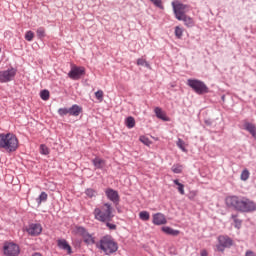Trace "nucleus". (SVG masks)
Here are the masks:
<instances>
[{"instance_id":"1","label":"nucleus","mask_w":256,"mask_h":256,"mask_svg":"<svg viewBox=\"0 0 256 256\" xmlns=\"http://www.w3.org/2000/svg\"><path fill=\"white\" fill-rule=\"evenodd\" d=\"M97 249L103 251L104 255L111 256L119 250V244L115 242L112 235L103 236L99 242L96 243Z\"/></svg>"},{"instance_id":"2","label":"nucleus","mask_w":256,"mask_h":256,"mask_svg":"<svg viewBox=\"0 0 256 256\" xmlns=\"http://www.w3.org/2000/svg\"><path fill=\"white\" fill-rule=\"evenodd\" d=\"M0 149H5L8 153H14L19 149V139L13 133H0Z\"/></svg>"},{"instance_id":"3","label":"nucleus","mask_w":256,"mask_h":256,"mask_svg":"<svg viewBox=\"0 0 256 256\" xmlns=\"http://www.w3.org/2000/svg\"><path fill=\"white\" fill-rule=\"evenodd\" d=\"M94 219L103 223L105 221H113V206L111 203H104L100 208H95L93 211Z\"/></svg>"},{"instance_id":"4","label":"nucleus","mask_w":256,"mask_h":256,"mask_svg":"<svg viewBox=\"0 0 256 256\" xmlns=\"http://www.w3.org/2000/svg\"><path fill=\"white\" fill-rule=\"evenodd\" d=\"M187 85L193 89L197 95H205L206 93H209V87L207 84L199 79H188Z\"/></svg>"},{"instance_id":"5","label":"nucleus","mask_w":256,"mask_h":256,"mask_svg":"<svg viewBox=\"0 0 256 256\" xmlns=\"http://www.w3.org/2000/svg\"><path fill=\"white\" fill-rule=\"evenodd\" d=\"M2 253L4 256H19L21 255V247L13 241H4Z\"/></svg>"},{"instance_id":"6","label":"nucleus","mask_w":256,"mask_h":256,"mask_svg":"<svg viewBox=\"0 0 256 256\" xmlns=\"http://www.w3.org/2000/svg\"><path fill=\"white\" fill-rule=\"evenodd\" d=\"M75 233L79 235V237H82L85 245H97V242H95V237L93 236V234L89 233V230H87V228L83 226H76Z\"/></svg>"},{"instance_id":"7","label":"nucleus","mask_w":256,"mask_h":256,"mask_svg":"<svg viewBox=\"0 0 256 256\" xmlns=\"http://www.w3.org/2000/svg\"><path fill=\"white\" fill-rule=\"evenodd\" d=\"M226 207L239 211L241 213V207L243 206V196L232 195L225 199Z\"/></svg>"},{"instance_id":"8","label":"nucleus","mask_w":256,"mask_h":256,"mask_svg":"<svg viewBox=\"0 0 256 256\" xmlns=\"http://www.w3.org/2000/svg\"><path fill=\"white\" fill-rule=\"evenodd\" d=\"M233 247V239L228 235L218 236V244L216 245L217 251L219 253H224L225 249H231Z\"/></svg>"},{"instance_id":"9","label":"nucleus","mask_w":256,"mask_h":256,"mask_svg":"<svg viewBox=\"0 0 256 256\" xmlns=\"http://www.w3.org/2000/svg\"><path fill=\"white\" fill-rule=\"evenodd\" d=\"M15 75H17V69L13 67L0 71V83H9L13 81Z\"/></svg>"},{"instance_id":"10","label":"nucleus","mask_w":256,"mask_h":256,"mask_svg":"<svg viewBox=\"0 0 256 256\" xmlns=\"http://www.w3.org/2000/svg\"><path fill=\"white\" fill-rule=\"evenodd\" d=\"M69 79L72 81H79L82 77H85V67L83 66H72L68 73Z\"/></svg>"},{"instance_id":"11","label":"nucleus","mask_w":256,"mask_h":256,"mask_svg":"<svg viewBox=\"0 0 256 256\" xmlns=\"http://www.w3.org/2000/svg\"><path fill=\"white\" fill-rule=\"evenodd\" d=\"M25 231L30 237H39L43 233V226L40 223H29L25 227Z\"/></svg>"},{"instance_id":"12","label":"nucleus","mask_w":256,"mask_h":256,"mask_svg":"<svg viewBox=\"0 0 256 256\" xmlns=\"http://www.w3.org/2000/svg\"><path fill=\"white\" fill-rule=\"evenodd\" d=\"M256 211V203L255 201L243 197L242 207L240 209V213H253Z\"/></svg>"},{"instance_id":"13","label":"nucleus","mask_w":256,"mask_h":256,"mask_svg":"<svg viewBox=\"0 0 256 256\" xmlns=\"http://www.w3.org/2000/svg\"><path fill=\"white\" fill-rule=\"evenodd\" d=\"M105 195L109 201L114 203V205H119L121 198L119 196V192L113 188H107L105 190Z\"/></svg>"},{"instance_id":"14","label":"nucleus","mask_w":256,"mask_h":256,"mask_svg":"<svg viewBox=\"0 0 256 256\" xmlns=\"http://www.w3.org/2000/svg\"><path fill=\"white\" fill-rule=\"evenodd\" d=\"M172 7L174 11V15L176 19H182L181 16L185 15L184 9H186V5L183 3H177L172 2Z\"/></svg>"},{"instance_id":"15","label":"nucleus","mask_w":256,"mask_h":256,"mask_svg":"<svg viewBox=\"0 0 256 256\" xmlns=\"http://www.w3.org/2000/svg\"><path fill=\"white\" fill-rule=\"evenodd\" d=\"M57 247H59L62 251H67L68 255H73V248L69 245L65 239H58L57 240Z\"/></svg>"},{"instance_id":"16","label":"nucleus","mask_w":256,"mask_h":256,"mask_svg":"<svg viewBox=\"0 0 256 256\" xmlns=\"http://www.w3.org/2000/svg\"><path fill=\"white\" fill-rule=\"evenodd\" d=\"M152 223L154 225H167V218L163 213H156L153 215Z\"/></svg>"},{"instance_id":"17","label":"nucleus","mask_w":256,"mask_h":256,"mask_svg":"<svg viewBox=\"0 0 256 256\" xmlns=\"http://www.w3.org/2000/svg\"><path fill=\"white\" fill-rule=\"evenodd\" d=\"M81 113H83V107L77 105V104H73L70 108H69V115L71 117H79V115H81Z\"/></svg>"},{"instance_id":"18","label":"nucleus","mask_w":256,"mask_h":256,"mask_svg":"<svg viewBox=\"0 0 256 256\" xmlns=\"http://www.w3.org/2000/svg\"><path fill=\"white\" fill-rule=\"evenodd\" d=\"M244 129H245V131H248V133H250V135H252L253 138L256 139V126H255V124H253L251 122H246L244 124Z\"/></svg>"},{"instance_id":"19","label":"nucleus","mask_w":256,"mask_h":256,"mask_svg":"<svg viewBox=\"0 0 256 256\" xmlns=\"http://www.w3.org/2000/svg\"><path fill=\"white\" fill-rule=\"evenodd\" d=\"M162 231L166 235H171L172 237H177V235H179V233H181L179 230H175L169 226H163Z\"/></svg>"},{"instance_id":"20","label":"nucleus","mask_w":256,"mask_h":256,"mask_svg":"<svg viewBox=\"0 0 256 256\" xmlns=\"http://www.w3.org/2000/svg\"><path fill=\"white\" fill-rule=\"evenodd\" d=\"M178 21H184L186 27H193L195 25V21H193V18L187 16L186 14H183L181 16V19H178Z\"/></svg>"},{"instance_id":"21","label":"nucleus","mask_w":256,"mask_h":256,"mask_svg":"<svg viewBox=\"0 0 256 256\" xmlns=\"http://www.w3.org/2000/svg\"><path fill=\"white\" fill-rule=\"evenodd\" d=\"M231 219L234 223L235 229H241V227H243V220L239 219V214H232Z\"/></svg>"},{"instance_id":"22","label":"nucleus","mask_w":256,"mask_h":256,"mask_svg":"<svg viewBox=\"0 0 256 256\" xmlns=\"http://www.w3.org/2000/svg\"><path fill=\"white\" fill-rule=\"evenodd\" d=\"M92 163L96 169H103V167H105V160L100 157L92 159Z\"/></svg>"},{"instance_id":"23","label":"nucleus","mask_w":256,"mask_h":256,"mask_svg":"<svg viewBox=\"0 0 256 256\" xmlns=\"http://www.w3.org/2000/svg\"><path fill=\"white\" fill-rule=\"evenodd\" d=\"M154 113L158 119H161L162 121H169V118L165 116V113H163V110L160 107H156L154 109Z\"/></svg>"},{"instance_id":"24","label":"nucleus","mask_w":256,"mask_h":256,"mask_svg":"<svg viewBox=\"0 0 256 256\" xmlns=\"http://www.w3.org/2000/svg\"><path fill=\"white\" fill-rule=\"evenodd\" d=\"M174 185H177V190L180 193V195H185V185L179 182V179L173 180Z\"/></svg>"},{"instance_id":"25","label":"nucleus","mask_w":256,"mask_h":256,"mask_svg":"<svg viewBox=\"0 0 256 256\" xmlns=\"http://www.w3.org/2000/svg\"><path fill=\"white\" fill-rule=\"evenodd\" d=\"M48 197L49 196L46 194V192H41L40 195L36 198L37 204L41 205L42 203H45V201H47Z\"/></svg>"},{"instance_id":"26","label":"nucleus","mask_w":256,"mask_h":256,"mask_svg":"<svg viewBox=\"0 0 256 256\" xmlns=\"http://www.w3.org/2000/svg\"><path fill=\"white\" fill-rule=\"evenodd\" d=\"M125 125L128 129H133L135 127V118L132 116L127 117Z\"/></svg>"},{"instance_id":"27","label":"nucleus","mask_w":256,"mask_h":256,"mask_svg":"<svg viewBox=\"0 0 256 256\" xmlns=\"http://www.w3.org/2000/svg\"><path fill=\"white\" fill-rule=\"evenodd\" d=\"M85 195L89 199H93V197H97V190H95L93 188H88V189L85 190Z\"/></svg>"},{"instance_id":"28","label":"nucleus","mask_w":256,"mask_h":256,"mask_svg":"<svg viewBox=\"0 0 256 256\" xmlns=\"http://www.w3.org/2000/svg\"><path fill=\"white\" fill-rule=\"evenodd\" d=\"M171 171H173L174 173L179 175V174L183 173V165L173 164V166L171 167Z\"/></svg>"},{"instance_id":"29","label":"nucleus","mask_w":256,"mask_h":256,"mask_svg":"<svg viewBox=\"0 0 256 256\" xmlns=\"http://www.w3.org/2000/svg\"><path fill=\"white\" fill-rule=\"evenodd\" d=\"M36 35L38 37V39H45L46 37V33H45V27H39L36 30Z\"/></svg>"},{"instance_id":"30","label":"nucleus","mask_w":256,"mask_h":256,"mask_svg":"<svg viewBox=\"0 0 256 256\" xmlns=\"http://www.w3.org/2000/svg\"><path fill=\"white\" fill-rule=\"evenodd\" d=\"M176 145L181 149V151H183V153H187V148H185V141H183V139L178 138Z\"/></svg>"},{"instance_id":"31","label":"nucleus","mask_w":256,"mask_h":256,"mask_svg":"<svg viewBox=\"0 0 256 256\" xmlns=\"http://www.w3.org/2000/svg\"><path fill=\"white\" fill-rule=\"evenodd\" d=\"M50 93L49 90L44 89L40 92V98L42 101H49Z\"/></svg>"},{"instance_id":"32","label":"nucleus","mask_w":256,"mask_h":256,"mask_svg":"<svg viewBox=\"0 0 256 256\" xmlns=\"http://www.w3.org/2000/svg\"><path fill=\"white\" fill-rule=\"evenodd\" d=\"M251 175V173L249 172V170L247 168H245L240 176L241 181H247L249 179V176Z\"/></svg>"},{"instance_id":"33","label":"nucleus","mask_w":256,"mask_h":256,"mask_svg":"<svg viewBox=\"0 0 256 256\" xmlns=\"http://www.w3.org/2000/svg\"><path fill=\"white\" fill-rule=\"evenodd\" d=\"M34 37H35V33H34L33 31H31V30H28V31L25 33L24 39H25L26 41L31 42V41H33V38H34Z\"/></svg>"},{"instance_id":"34","label":"nucleus","mask_w":256,"mask_h":256,"mask_svg":"<svg viewBox=\"0 0 256 256\" xmlns=\"http://www.w3.org/2000/svg\"><path fill=\"white\" fill-rule=\"evenodd\" d=\"M139 218H140L142 221H149V219H150L149 212H147V211H141V212L139 213Z\"/></svg>"},{"instance_id":"35","label":"nucleus","mask_w":256,"mask_h":256,"mask_svg":"<svg viewBox=\"0 0 256 256\" xmlns=\"http://www.w3.org/2000/svg\"><path fill=\"white\" fill-rule=\"evenodd\" d=\"M174 33H175V37L177 39H181L183 37V29L179 26L175 27V32Z\"/></svg>"},{"instance_id":"36","label":"nucleus","mask_w":256,"mask_h":256,"mask_svg":"<svg viewBox=\"0 0 256 256\" xmlns=\"http://www.w3.org/2000/svg\"><path fill=\"white\" fill-rule=\"evenodd\" d=\"M103 223H105L110 231H117V225L111 223V221H104Z\"/></svg>"},{"instance_id":"37","label":"nucleus","mask_w":256,"mask_h":256,"mask_svg":"<svg viewBox=\"0 0 256 256\" xmlns=\"http://www.w3.org/2000/svg\"><path fill=\"white\" fill-rule=\"evenodd\" d=\"M139 140L144 145H147V147H149V145H151V140L147 136H140Z\"/></svg>"},{"instance_id":"38","label":"nucleus","mask_w":256,"mask_h":256,"mask_svg":"<svg viewBox=\"0 0 256 256\" xmlns=\"http://www.w3.org/2000/svg\"><path fill=\"white\" fill-rule=\"evenodd\" d=\"M41 155H49V148L45 144L40 145Z\"/></svg>"},{"instance_id":"39","label":"nucleus","mask_w":256,"mask_h":256,"mask_svg":"<svg viewBox=\"0 0 256 256\" xmlns=\"http://www.w3.org/2000/svg\"><path fill=\"white\" fill-rule=\"evenodd\" d=\"M155 7H158V9H164L163 7V1L162 0H150Z\"/></svg>"},{"instance_id":"40","label":"nucleus","mask_w":256,"mask_h":256,"mask_svg":"<svg viewBox=\"0 0 256 256\" xmlns=\"http://www.w3.org/2000/svg\"><path fill=\"white\" fill-rule=\"evenodd\" d=\"M58 114L60 117H65V115H69V108H60L58 110Z\"/></svg>"},{"instance_id":"41","label":"nucleus","mask_w":256,"mask_h":256,"mask_svg":"<svg viewBox=\"0 0 256 256\" xmlns=\"http://www.w3.org/2000/svg\"><path fill=\"white\" fill-rule=\"evenodd\" d=\"M95 97L98 101H103V90H98L95 92Z\"/></svg>"},{"instance_id":"42","label":"nucleus","mask_w":256,"mask_h":256,"mask_svg":"<svg viewBox=\"0 0 256 256\" xmlns=\"http://www.w3.org/2000/svg\"><path fill=\"white\" fill-rule=\"evenodd\" d=\"M146 61H147V60H145V59H143V58H138V59H137V65H138V66H141V67H144Z\"/></svg>"},{"instance_id":"43","label":"nucleus","mask_w":256,"mask_h":256,"mask_svg":"<svg viewBox=\"0 0 256 256\" xmlns=\"http://www.w3.org/2000/svg\"><path fill=\"white\" fill-rule=\"evenodd\" d=\"M245 256H256L255 252H253V250H247L245 252Z\"/></svg>"},{"instance_id":"44","label":"nucleus","mask_w":256,"mask_h":256,"mask_svg":"<svg viewBox=\"0 0 256 256\" xmlns=\"http://www.w3.org/2000/svg\"><path fill=\"white\" fill-rule=\"evenodd\" d=\"M200 255L201 256H209V252H207V250L203 249L200 251Z\"/></svg>"},{"instance_id":"45","label":"nucleus","mask_w":256,"mask_h":256,"mask_svg":"<svg viewBox=\"0 0 256 256\" xmlns=\"http://www.w3.org/2000/svg\"><path fill=\"white\" fill-rule=\"evenodd\" d=\"M144 67H146L147 69H151V65L149 64V62H147V60L146 63H144Z\"/></svg>"},{"instance_id":"46","label":"nucleus","mask_w":256,"mask_h":256,"mask_svg":"<svg viewBox=\"0 0 256 256\" xmlns=\"http://www.w3.org/2000/svg\"><path fill=\"white\" fill-rule=\"evenodd\" d=\"M31 256H43V255L41 253H39V252H35Z\"/></svg>"},{"instance_id":"47","label":"nucleus","mask_w":256,"mask_h":256,"mask_svg":"<svg viewBox=\"0 0 256 256\" xmlns=\"http://www.w3.org/2000/svg\"><path fill=\"white\" fill-rule=\"evenodd\" d=\"M222 99H225V96H222Z\"/></svg>"},{"instance_id":"48","label":"nucleus","mask_w":256,"mask_h":256,"mask_svg":"<svg viewBox=\"0 0 256 256\" xmlns=\"http://www.w3.org/2000/svg\"><path fill=\"white\" fill-rule=\"evenodd\" d=\"M0 53H1V48H0Z\"/></svg>"}]
</instances>
